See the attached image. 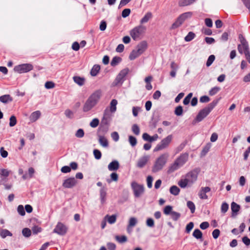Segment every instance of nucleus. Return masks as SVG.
<instances>
[{
    "instance_id": "1",
    "label": "nucleus",
    "mask_w": 250,
    "mask_h": 250,
    "mask_svg": "<svg viewBox=\"0 0 250 250\" xmlns=\"http://www.w3.org/2000/svg\"><path fill=\"white\" fill-rule=\"evenodd\" d=\"M199 172L198 168L188 172L178 181V186L182 188L191 187L197 181Z\"/></svg>"
},
{
    "instance_id": "2",
    "label": "nucleus",
    "mask_w": 250,
    "mask_h": 250,
    "mask_svg": "<svg viewBox=\"0 0 250 250\" xmlns=\"http://www.w3.org/2000/svg\"><path fill=\"white\" fill-rule=\"evenodd\" d=\"M102 96L101 90H97L92 93L85 101L83 106V111L87 112L94 108L100 101Z\"/></svg>"
},
{
    "instance_id": "3",
    "label": "nucleus",
    "mask_w": 250,
    "mask_h": 250,
    "mask_svg": "<svg viewBox=\"0 0 250 250\" xmlns=\"http://www.w3.org/2000/svg\"><path fill=\"white\" fill-rule=\"evenodd\" d=\"M169 157L168 153H164L160 155L155 160L152 167V172L156 173L162 170L167 164Z\"/></svg>"
},
{
    "instance_id": "4",
    "label": "nucleus",
    "mask_w": 250,
    "mask_h": 250,
    "mask_svg": "<svg viewBox=\"0 0 250 250\" xmlns=\"http://www.w3.org/2000/svg\"><path fill=\"white\" fill-rule=\"evenodd\" d=\"M146 31V27L142 24H140L131 29L129 33L133 40L138 41L143 38Z\"/></svg>"
},
{
    "instance_id": "5",
    "label": "nucleus",
    "mask_w": 250,
    "mask_h": 250,
    "mask_svg": "<svg viewBox=\"0 0 250 250\" xmlns=\"http://www.w3.org/2000/svg\"><path fill=\"white\" fill-rule=\"evenodd\" d=\"M240 42L241 43L238 45V50L239 53L245 55L246 59L250 63V52L248 43L243 38L240 39Z\"/></svg>"
},
{
    "instance_id": "6",
    "label": "nucleus",
    "mask_w": 250,
    "mask_h": 250,
    "mask_svg": "<svg viewBox=\"0 0 250 250\" xmlns=\"http://www.w3.org/2000/svg\"><path fill=\"white\" fill-rule=\"evenodd\" d=\"M192 16L191 12H185L180 15L176 21L172 24L171 29H175L180 26L187 19L190 18Z\"/></svg>"
},
{
    "instance_id": "7",
    "label": "nucleus",
    "mask_w": 250,
    "mask_h": 250,
    "mask_svg": "<svg viewBox=\"0 0 250 250\" xmlns=\"http://www.w3.org/2000/svg\"><path fill=\"white\" fill-rule=\"evenodd\" d=\"M173 137L172 135H169L163 139L158 143L154 149V151L157 152L167 148L172 141Z\"/></svg>"
},
{
    "instance_id": "8",
    "label": "nucleus",
    "mask_w": 250,
    "mask_h": 250,
    "mask_svg": "<svg viewBox=\"0 0 250 250\" xmlns=\"http://www.w3.org/2000/svg\"><path fill=\"white\" fill-rule=\"evenodd\" d=\"M134 196L136 197H140L144 192L145 188L143 185H140L136 182H132L131 184Z\"/></svg>"
},
{
    "instance_id": "9",
    "label": "nucleus",
    "mask_w": 250,
    "mask_h": 250,
    "mask_svg": "<svg viewBox=\"0 0 250 250\" xmlns=\"http://www.w3.org/2000/svg\"><path fill=\"white\" fill-rule=\"evenodd\" d=\"M128 71L129 69L128 68L121 70L113 83V85L114 86L121 85L124 81V78L128 74Z\"/></svg>"
},
{
    "instance_id": "10",
    "label": "nucleus",
    "mask_w": 250,
    "mask_h": 250,
    "mask_svg": "<svg viewBox=\"0 0 250 250\" xmlns=\"http://www.w3.org/2000/svg\"><path fill=\"white\" fill-rule=\"evenodd\" d=\"M33 68V66L32 64L24 63L16 66L14 67V70L19 73H23L31 71Z\"/></svg>"
},
{
    "instance_id": "11",
    "label": "nucleus",
    "mask_w": 250,
    "mask_h": 250,
    "mask_svg": "<svg viewBox=\"0 0 250 250\" xmlns=\"http://www.w3.org/2000/svg\"><path fill=\"white\" fill-rule=\"evenodd\" d=\"M210 112L206 107L201 110L196 117L193 121V124H195L197 123L201 122L205 118H206Z\"/></svg>"
},
{
    "instance_id": "12",
    "label": "nucleus",
    "mask_w": 250,
    "mask_h": 250,
    "mask_svg": "<svg viewBox=\"0 0 250 250\" xmlns=\"http://www.w3.org/2000/svg\"><path fill=\"white\" fill-rule=\"evenodd\" d=\"M67 231V227L61 222L58 223L53 230V232L57 233L60 235H65Z\"/></svg>"
},
{
    "instance_id": "13",
    "label": "nucleus",
    "mask_w": 250,
    "mask_h": 250,
    "mask_svg": "<svg viewBox=\"0 0 250 250\" xmlns=\"http://www.w3.org/2000/svg\"><path fill=\"white\" fill-rule=\"evenodd\" d=\"M78 184L77 180L74 177H69L64 180L62 183V186L64 188H71Z\"/></svg>"
},
{
    "instance_id": "14",
    "label": "nucleus",
    "mask_w": 250,
    "mask_h": 250,
    "mask_svg": "<svg viewBox=\"0 0 250 250\" xmlns=\"http://www.w3.org/2000/svg\"><path fill=\"white\" fill-rule=\"evenodd\" d=\"M112 112H111L108 108H106L104 112L103 117L102 120V122L105 125L109 124L112 119Z\"/></svg>"
},
{
    "instance_id": "15",
    "label": "nucleus",
    "mask_w": 250,
    "mask_h": 250,
    "mask_svg": "<svg viewBox=\"0 0 250 250\" xmlns=\"http://www.w3.org/2000/svg\"><path fill=\"white\" fill-rule=\"evenodd\" d=\"M211 189L208 187H202L198 192V196L201 199H207L208 196L206 193L209 192Z\"/></svg>"
},
{
    "instance_id": "16",
    "label": "nucleus",
    "mask_w": 250,
    "mask_h": 250,
    "mask_svg": "<svg viewBox=\"0 0 250 250\" xmlns=\"http://www.w3.org/2000/svg\"><path fill=\"white\" fill-rule=\"evenodd\" d=\"M148 44L146 41H143L140 42L136 46V49L142 55L147 48Z\"/></svg>"
},
{
    "instance_id": "17",
    "label": "nucleus",
    "mask_w": 250,
    "mask_h": 250,
    "mask_svg": "<svg viewBox=\"0 0 250 250\" xmlns=\"http://www.w3.org/2000/svg\"><path fill=\"white\" fill-rule=\"evenodd\" d=\"M142 138L144 141L152 143L157 141L159 138V136L157 134H155L152 136H151L148 133H144L142 135Z\"/></svg>"
},
{
    "instance_id": "18",
    "label": "nucleus",
    "mask_w": 250,
    "mask_h": 250,
    "mask_svg": "<svg viewBox=\"0 0 250 250\" xmlns=\"http://www.w3.org/2000/svg\"><path fill=\"white\" fill-rule=\"evenodd\" d=\"M188 155L187 153L181 155L175 161L180 166L182 167L188 161Z\"/></svg>"
},
{
    "instance_id": "19",
    "label": "nucleus",
    "mask_w": 250,
    "mask_h": 250,
    "mask_svg": "<svg viewBox=\"0 0 250 250\" xmlns=\"http://www.w3.org/2000/svg\"><path fill=\"white\" fill-rule=\"evenodd\" d=\"M149 158L148 155H145L141 157L138 161L137 166L140 168L143 167L148 161Z\"/></svg>"
},
{
    "instance_id": "20",
    "label": "nucleus",
    "mask_w": 250,
    "mask_h": 250,
    "mask_svg": "<svg viewBox=\"0 0 250 250\" xmlns=\"http://www.w3.org/2000/svg\"><path fill=\"white\" fill-rule=\"evenodd\" d=\"M41 116L40 111L37 110L32 112L29 116V120L31 123L35 122Z\"/></svg>"
},
{
    "instance_id": "21",
    "label": "nucleus",
    "mask_w": 250,
    "mask_h": 250,
    "mask_svg": "<svg viewBox=\"0 0 250 250\" xmlns=\"http://www.w3.org/2000/svg\"><path fill=\"white\" fill-rule=\"evenodd\" d=\"M119 167V163L116 160L113 161L108 165V169L110 171L117 170Z\"/></svg>"
},
{
    "instance_id": "22",
    "label": "nucleus",
    "mask_w": 250,
    "mask_h": 250,
    "mask_svg": "<svg viewBox=\"0 0 250 250\" xmlns=\"http://www.w3.org/2000/svg\"><path fill=\"white\" fill-rule=\"evenodd\" d=\"M98 137V141L100 145L104 147H108V142L107 139L104 136L102 135H99Z\"/></svg>"
},
{
    "instance_id": "23",
    "label": "nucleus",
    "mask_w": 250,
    "mask_h": 250,
    "mask_svg": "<svg viewBox=\"0 0 250 250\" xmlns=\"http://www.w3.org/2000/svg\"><path fill=\"white\" fill-rule=\"evenodd\" d=\"M117 217V215L115 214H113L112 215H106L104 216V218L105 220H106L109 224H113L116 221Z\"/></svg>"
},
{
    "instance_id": "24",
    "label": "nucleus",
    "mask_w": 250,
    "mask_h": 250,
    "mask_svg": "<svg viewBox=\"0 0 250 250\" xmlns=\"http://www.w3.org/2000/svg\"><path fill=\"white\" fill-rule=\"evenodd\" d=\"M240 209V206L237 203L233 202L231 204V209L232 212V215H237Z\"/></svg>"
},
{
    "instance_id": "25",
    "label": "nucleus",
    "mask_w": 250,
    "mask_h": 250,
    "mask_svg": "<svg viewBox=\"0 0 250 250\" xmlns=\"http://www.w3.org/2000/svg\"><path fill=\"white\" fill-rule=\"evenodd\" d=\"M13 101V98L9 94H6L0 97V101L4 104H7Z\"/></svg>"
},
{
    "instance_id": "26",
    "label": "nucleus",
    "mask_w": 250,
    "mask_h": 250,
    "mask_svg": "<svg viewBox=\"0 0 250 250\" xmlns=\"http://www.w3.org/2000/svg\"><path fill=\"white\" fill-rule=\"evenodd\" d=\"M141 55V54L140 53L139 51L135 48L130 53L129 59L131 61L134 60L139 57Z\"/></svg>"
},
{
    "instance_id": "27",
    "label": "nucleus",
    "mask_w": 250,
    "mask_h": 250,
    "mask_svg": "<svg viewBox=\"0 0 250 250\" xmlns=\"http://www.w3.org/2000/svg\"><path fill=\"white\" fill-rule=\"evenodd\" d=\"M180 167H181L175 161H174V163L168 167L167 172L169 173L173 172L175 170L178 169Z\"/></svg>"
},
{
    "instance_id": "28",
    "label": "nucleus",
    "mask_w": 250,
    "mask_h": 250,
    "mask_svg": "<svg viewBox=\"0 0 250 250\" xmlns=\"http://www.w3.org/2000/svg\"><path fill=\"white\" fill-rule=\"evenodd\" d=\"M152 17V14L150 12H147L145 14L144 17L140 20L141 24L147 22Z\"/></svg>"
},
{
    "instance_id": "29",
    "label": "nucleus",
    "mask_w": 250,
    "mask_h": 250,
    "mask_svg": "<svg viewBox=\"0 0 250 250\" xmlns=\"http://www.w3.org/2000/svg\"><path fill=\"white\" fill-rule=\"evenodd\" d=\"M117 104L118 102L116 100L113 99L111 100L110 103V108H109V110L111 112L114 113L116 111V105Z\"/></svg>"
},
{
    "instance_id": "30",
    "label": "nucleus",
    "mask_w": 250,
    "mask_h": 250,
    "mask_svg": "<svg viewBox=\"0 0 250 250\" xmlns=\"http://www.w3.org/2000/svg\"><path fill=\"white\" fill-rule=\"evenodd\" d=\"M137 223V220L135 217H131L128 221V225L127 227V231H129L130 228L134 227Z\"/></svg>"
},
{
    "instance_id": "31",
    "label": "nucleus",
    "mask_w": 250,
    "mask_h": 250,
    "mask_svg": "<svg viewBox=\"0 0 250 250\" xmlns=\"http://www.w3.org/2000/svg\"><path fill=\"white\" fill-rule=\"evenodd\" d=\"M169 192L170 194L177 196L179 194L180 189L177 186H172L169 188Z\"/></svg>"
},
{
    "instance_id": "32",
    "label": "nucleus",
    "mask_w": 250,
    "mask_h": 250,
    "mask_svg": "<svg viewBox=\"0 0 250 250\" xmlns=\"http://www.w3.org/2000/svg\"><path fill=\"white\" fill-rule=\"evenodd\" d=\"M73 79L75 83L79 86H82L84 83V79L79 76H74Z\"/></svg>"
},
{
    "instance_id": "33",
    "label": "nucleus",
    "mask_w": 250,
    "mask_h": 250,
    "mask_svg": "<svg viewBox=\"0 0 250 250\" xmlns=\"http://www.w3.org/2000/svg\"><path fill=\"white\" fill-rule=\"evenodd\" d=\"M0 236L2 238H5L6 236H12V234L8 230L6 229H0Z\"/></svg>"
},
{
    "instance_id": "34",
    "label": "nucleus",
    "mask_w": 250,
    "mask_h": 250,
    "mask_svg": "<svg viewBox=\"0 0 250 250\" xmlns=\"http://www.w3.org/2000/svg\"><path fill=\"white\" fill-rule=\"evenodd\" d=\"M100 70V66L99 65L95 64L92 68L90 74L92 76H96Z\"/></svg>"
},
{
    "instance_id": "35",
    "label": "nucleus",
    "mask_w": 250,
    "mask_h": 250,
    "mask_svg": "<svg viewBox=\"0 0 250 250\" xmlns=\"http://www.w3.org/2000/svg\"><path fill=\"white\" fill-rule=\"evenodd\" d=\"M196 0H180L179 5L180 6H185L190 5L194 2Z\"/></svg>"
},
{
    "instance_id": "36",
    "label": "nucleus",
    "mask_w": 250,
    "mask_h": 250,
    "mask_svg": "<svg viewBox=\"0 0 250 250\" xmlns=\"http://www.w3.org/2000/svg\"><path fill=\"white\" fill-rule=\"evenodd\" d=\"M106 195V192L105 188H102L100 190V198L102 204L105 202Z\"/></svg>"
},
{
    "instance_id": "37",
    "label": "nucleus",
    "mask_w": 250,
    "mask_h": 250,
    "mask_svg": "<svg viewBox=\"0 0 250 250\" xmlns=\"http://www.w3.org/2000/svg\"><path fill=\"white\" fill-rule=\"evenodd\" d=\"M116 240L120 243H124L127 241V238L125 235H116L115 237Z\"/></svg>"
},
{
    "instance_id": "38",
    "label": "nucleus",
    "mask_w": 250,
    "mask_h": 250,
    "mask_svg": "<svg viewBox=\"0 0 250 250\" xmlns=\"http://www.w3.org/2000/svg\"><path fill=\"white\" fill-rule=\"evenodd\" d=\"M221 88L219 86H214L211 88L208 92L210 96H214L220 90Z\"/></svg>"
},
{
    "instance_id": "39",
    "label": "nucleus",
    "mask_w": 250,
    "mask_h": 250,
    "mask_svg": "<svg viewBox=\"0 0 250 250\" xmlns=\"http://www.w3.org/2000/svg\"><path fill=\"white\" fill-rule=\"evenodd\" d=\"M193 236L196 239H199L202 238L203 234L199 229H196L193 232Z\"/></svg>"
},
{
    "instance_id": "40",
    "label": "nucleus",
    "mask_w": 250,
    "mask_h": 250,
    "mask_svg": "<svg viewBox=\"0 0 250 250\" xmlns=\"http://www.w3.org/2000/svg\"><path fill=\"white\" fill-rule=\"evenodd\" d=\"M122 60V59L119 57H114L111 62V65L113 66H116Z\"/></svg>"
},
{
    "instance_id": "41",
    "label": "nucleus",
    "mask_w": 250,
    "mask_h": 250,
    "mask_svg": "<svg viewBox=\"0 0 250 250\" xmlns=\"http://www.w3.org/2000/svg\"><path fill=\"white\" fill-rule=\"evenodd\" d=\"M111 179H107L106 181L108 183L111 182L112 181L116 182L118 180V175L116 173L113 172L110 175Z\"/></svg>"
},
{
    "instance_id": "42",
    "label": "nucleus",
    "mask_w": 250,
    "mask_h": 250,
    "mask_svg": "<svg viewBox=\"0 0 250 250\" xmlns=\"http://www.w3.org/2000/svg\"><path fill=\"white\" fill-rule=\"evenodd\" d=\"M187 207L189 208L190 211L192 213H193L195 212V206L194 204L190 201H188L187 203Z\"/></svg>"
},
{
    "instance_id": "43",
    "label": "nucleus",
    "mask_w": 250,
    "mask_h": 250,
    "mask_svg": "<svg viewBox=\"0 0 250 250\" xmlns=\"http://www.w3.org/2000/svg\"><path fill=\"white\" fill-rule=\"evenodd\" d=\"M183 113V109L182 106H178L175 108L174 113L177 116H180L182 115Z\"/></svg>"
},
{
    "instance_id": "44",
    "label": "nucleus",
    "mask_w": 250,
    "mask_h": 250,
    "mask_svg": "<svg viewBox=\"0 0 250 250\" xmlns=\"http://www.w3.org/2000/svg\"><path fill=\"white\" fill-rule=\"evenodd\" d=\"M195 37V34L192 32H189L188 34L185 37V40L186 42H190Z\"/></svg>"
},
{
    "instance_id": "45",
    "label": "nucleus",
    "mask_w": 250,
    "mask_h": 250,
    "mask_svg": "<svg viewBox=\"0 0 250 250\" xmlns=\"http://www.w3.org/2000/svg\"><path fill=\"white\" fill-rule=\"evenodd\" d=\"M170 215L172 220L175 221L178 220L181 216L180 213L176 211L171 212Z\"/></svg>"
},
{
    "instance_id": "46",
    "label": "nucleus",
    "mask_w": 250,
    "mask_h": 250,
    "mask_svg": "<svg viewBox=\"0 0 250 250\" xmlns=\"http://www.w3.org/2000/svg\"><path fill=\"white\" fill-rule=\"evenodd\" d=\"M229 209V204L226 202H223L221 207V211L223 213L227 212Z\"/></svg>"
},
{
    "instance_id": "47",
    "label": "nucleus",
    "mask_w": 250,
    "mask_h": 250,
    "mask_svg": "<svg viewBox=\"0 0 250 250\" xmlns=\"http://www.w3.org/2000/svg\"><path fill=\"white\" fill-rule=\"evenodd\" d=\"M10 171L7 169L1 168L0 169V175L4 177H7L9 176Z\"/></svg>"
},
{
    "instance_id": "48",
    "label": "nucleus",
    "mask_w": 250,
    "mask_h": 250,
    "mask_svg": "<svg viewBox=\"0 0 250 250\" xmlns=\"http://www.w3.org/2000/svg\"><path fill=\"white\" fill-rule=\"evenodd\" d=\"M23 235L25 237H29L31 235V231L28 228H24L22 230Z\"/></svg>"
},
{
    "instance_id": "49",
    "label": "nucleus",
    "mask_w": 250,
    "mask_h": 250,
    "mask_svg": "<svg viewBox=\"0 0 250 250\" xmlns=\"http://www.w3.org/2000/svg\"><path fill=\"white\" fill-rule=\"evenodd\" d=\"M128 141L132 146H134L137 144L136 138L132 136H129L128 137Z\"/></svg>"
},
{
    "instance_id": "50",
    "label": "nucleus",
    "mask_w": 250,
    "mask_h": 250,
    "mask_svg": "<svg viewBox=\"0 0 250 250\" xmlns=\"http://www.w3.org/2000/svg\"><path fill=\"white\" fill-rule=\"evenodd\" d=\"M172 207L171 206H167L165 207L164 208V213L166 215H169L170 214L171 212H173L172 211Z\"/></svg>"
},
{
    "instance_id": "51",
    "label": "nucleus",
    "mask_w": 250,
    "mask_h": 250,
    "mask_svg": "<svg viewBox=\"0 0 250 250\" xmlns=\"http://www.w3.org/2000/svg\"><path fill=\"white\" fill-rule=\"evenodd\" d=\"M55 84L52 81H47L45 83L44 86L46 89H52L55 87Z\"/></svg>"
},
{
    "instance_id": "52",
    "label": "nucleus",
    "mask_w": 250,
    "mask_h": 250,
    "mask_svg": "<svg viewBox=\"0 0 250 250\" xmlns=\"http://www.w3.org/2000/svg\"><path fill=\"white\" fill-rule=\"evenodd\" d=\"M132 131L136 135H138L140 134V128L138 125L136 124H134L132 126Z\"/></svg>"
},
{
    "instance_id": "53",
    "label": "nucleus",
    "mask_w": 250,
    "mask_h": 250,
    "mask_svg": "<svg viewBox=\"0 0 250 250\" xmlns=\"http://www.w3.org/2000/svg\"><path fill=\"white\" fill-rule=\"evenodd\" d=\"M84 132L83 129H79L75 133V136L77 138H81L84 136Z\"/></svg>"
},
{
    "instance_id": "54",
    "label": "nucleus",
    "mask_w": 250,
    "mask_h": 250,
    "mask_svg": "<svg viewBox=\"0 0 250 250\" xmlns=\"http://www.w3.org/2000/svg\"><path fill=\"white\" fill-rule=\"evenodd\" d=\"M192 96V93H189L185 98V99H184L183 100V104H185V105H187L188 104L189 102H190V101L191 100V98Z\"/></svg>"
},
{
    "instance_id": "55",
    "label": "nucleus",
    "mask_w": 250,
    "mask_h": 250,
    "mask_svg": "<svg viewBox=\"0 0 250 250\" xmlns=\"http://www.w3.org/2000/svg\"><path fill=\"white\" fill-rule=\"evenodd\" d=\"M218 102V100H214L210 103L206 107L211 112L213 108L217 105Z\"/></svg>"
},
{
    "instance_id": "56",
    "label": "nucleus",
    "mask_w": 250,
    "mask_h": 250,
    "mask_svg": "<svg viewBox=\"0 0 250 250\" xmlns=\"http://www.w3.org/2000/svg\"><path fill=\"white\" fill-rule=\"evenodd\" d=\"M153 180V177L149 175L146 178V183H147V186L149 188H150L152 187V182Z\"/></svg>"
},
{
    "instance_id": "57",
    "label": "nucleus",
    "mask_w": 250,
    "mask_h": 250,
    "mask_svg": "<svg viewBox=\"0 0 250 250\" xmlns=\"http://www.w3.org/2000/svg\"><path fill=\"white\" fill-rule=\"evenodd\" d=\"M9 126L11 127L15 126L17 124V119L15 116H11L10 118Z\"/></svg>"
},
{
    "instance_id": "58",
    "label": "nucleus",
    "mask_w": 250,
    "mask_h": 250,
    "mask_svg": "<svg viewBox=\"0 0 250 250\" xmlns=\"http://www.w3.org/2000/svg\"><path fill=\"white\" fill-rule=\"evenodd\" d=\"M99 124V120L97 118L93 119L90 123L91 127L95 128Z\"/></svg>"
},
{
    "instance_id": "59",
    "label": "nucleus",
    "mask_w": 250,
    "mask_h": 250,
    "mask_svg": "<svg viewBox=\"0 0 250 250\" xmlns=\"http://www.w3.org/2000/svg\"><path fill=\"white\" fill-rule=\"evenodd\" d=\"M215 60V56L213 55H211L209 56L208 58V59L207 60V62H206V65L207 66H209L211 65V64L213 63Z\"/></svg>"
},
{
    "instance_id": "60",
    "label": "nucleus",
    "mask_w": 250,
    "mask_h": 250,
    "mask_svg": "<svg viewBox=\"0 0 250 250\" xmlns=\"http://www.w3.org/2000/svg\"><path fill=\"white\" fill-rule=\"evenodd\" d=\"M93 154L94 155L95 158L97 160H99L101 159L102 156V154L100 151L98 149H94L93 151Z\"/></svg>"
},
{
    "instance_id": "61",
    "label": "nucleus",
    "mask_w": 250,
    "mask_h": 250,
    "mask_svg": "<svg viewBox=\"0 0 250 250\" xmlns=\"http://www.w3.org/2000/svg\"><path fill=\"white\" fill-rule=\"evenodd\" d=\"M17 210L18 213L21 216H24L25 214L24 209L22 205H19L18 207Z\"/></svg>"
},
{
    "instance_id": "62",
    "label": "nucleus",
    "mask_w": 250,
    "mask_h": 250,
    "mask_svg": "<svg viewBox=\"0 0 250 250\" xmlns=\"http://www.w3.org/2000/svg\"><path fill=\"white\" fill-rule=\"evenodd\" d=\"M111 137L112 138V139L115 141L117 142L119 140V135L117 132H113L111 134Z\"/></svg>"
},
{
    "instance_id": "63",
    "label": "nucleus",
    "mask_w": 250,
    "mask_h": 250,
    "mask_svg": "<svg viewBox=\"0 0 250 250\" xmlns=\"http://www.w3.org/2000/svg\"><path fill=\"white\" fill-rule=\"evenodd\" d=\"M0 154L2 158H6L8 156V152L6 150H4L3 147L0 148Z\"/></svg>"
},
{
    "instance_id": "64",
    "label": "nucleus",
    "mask_w": 250,
    "mask_h": 250,
    "mask_svg": "<svg viewBox=\"0 0 250 250\" xmlns=\"http://www.w3.org/2000/svg\"><path fill=\"white\" fill-rule=\"evenodd\" d=\"M64 114L66 117L69 118H72L73 117V112L70 109H66L64 112Z\"/></svg>"
}]
</instances>
